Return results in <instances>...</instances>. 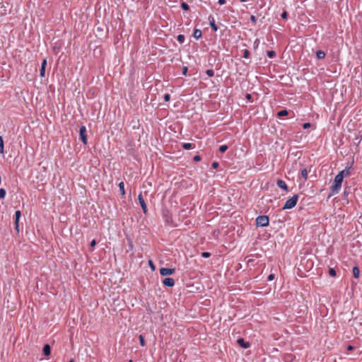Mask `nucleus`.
<instances>
[{"mask_svg": "<svg viewBox=\"0 0 362 362\" xmlns=\"http://www.w3.org/2000/svg\"><path fill=\"white\" fill-rule=\"evenodd\" d=\"M343 179L344 178L342 177V176L339 173L335 176L334 182L330 187L331 195H334L339 192L341 187Z\"/></svg>", "mask_w": 362, "mask_h": 362, "instance_id": "nucleus-1", "label": "nucleus"}, {"mask_svg": "<svg viewBox=\"0 0 362 362\" xmlns=\"http://www.w3.org/2000/svg\"><path fill=\"white\" fill-rule=\"evenodd\" d=\"M298 200V196L297 194L293 195L292 197H291L286 202L283 207V209L285 210L293 209L296 205Z\"/></svg>", "mask_w": 362, "mask_h": 362, "instance_id": "nucleus-2", "label": "nucleus"}, {"mask_svg": "<svg viewBox=\"0 0 362 362\" xmlns=\"http://www.w3.org/2000/svg\"><path fill=\"white\" fill-rule=\"evenodd\" d=\"M269 223V217L267 216H259L256 218V225L257 226L265 227Z\"/></svg>", "mask_w": 362, "mask_h": 362, "instance_id": "nucleus-3", "label": "nucleus"}, {"mask_svg": "<svg viewBox=\"0 0 362 362\" xmlns=\"http://www.w3.org/2000/svg\"><path fill=\"white\" fill-rule=\"evenodd\" d=\"M80 139L82 141L83 144H87V134L86 128L85 126H81L79 130Z\"/></svg>", "mask_w": 362, "mask_h": 362, "instance_id": "nucleus-4", "label": "nucleus"}, {"mask_svg": "<svg viewBox=\"0 0 362 362\" xmlns=\"http://www.w3.org/2000/svg\"><path fill=\"white\" fill-rule=\"evenodd\" d=\"M138 199H139V204L141 206V209H142V211L144 212V214H146L147 212H148V209H147V206L146 204V202L143 198V196H142V194L140 193L138 196Z\"/></svg>", "mask_w": 362, "mask_h": 362, "instance_id": "nucleus-5", "label": "nucleus"}, {"mask_svg": "<svg viewBox=\"0 0 362 362\" xmlns=\"http://www.w3.org/2000/svg\"><path fill=\"white\" fill-rule=\"evenodd\" d=\"M175 270L173 268L162 267L160 269V274L161 276H165L173 274L175 272Z\"/></svg>", "mask_w": 362, "mask_h": 362, "instance_id": "nucleus-6", "label": "nucleus"}, {"mask_svg": "<svg viewBox=\"0 0 362 362\" xmlns=\"http://www.w3.org/2000/svg\"><path fill=\"white\" fill-rule=\"evenodd\" d=\"M163 284L168 287H172L175 285V281L173 278L168 277L163 279Z\"/></svg>", "mask_w": 362, "mask_h": 362, "instance_id": "nucleus-7", "label": "nucleus"}, {"mask_svg": "<svg viewBox=\"0 0 362 362\" xmlns=\"http://www.w3.org/2000/svg\"><path fill=\"white\" fill-rule=\"evenodd\" d=\"M46 66H47V59H44L41 64V67H40V75L41 77H45V76Z\"/></svg>", "mask_w": 362, "mask_h": 362, "instance_id": "nucleus-8", "label": "nucleus"}, {"mask_svg": "<svg viewBox=\"0 0 362 362\" xmlns=\"http://www.w3.org/2000/svg\"><path fill=\"white\" fill-rule=\"evenodd\" d=\"M238 344L244 349H247L250 346V344L247 342L243 338H239L237 341Z\"/></svg>", "mask_w": 362, "mask_h": 362, "instance_id": "nucleus-9", "label": "nucleus"}, {"mask_svg": "<svg viewBox=\"0 0 362 362\" xmlns=\"http://www.w3.org/2000/svg\"><path fill=\"white\" fill-rule=\"evenodd\" d=\"M276 185L279 187H280L281 189H284V190H286V192H288V187H287V185L286 183L282 180H278L276 181Z\"/></svg>", "mask_w": 362, "mask_h": 362, "instance_id": "nucleus-10", "label": "nucleus"}, {"mask_svg": "<svg viewBox=\"0 0 362 362\" xmlns=\"http://www.w3.org/2000/svg\"><path fill=\"white\" fill-rule=\"evenodd\" d=\"M21 213L20 211H16V213H15V226H16V230L18 231V222H19V219L21 218Z\"/></svg>", "mask_w": 362, "mask_h": 362, "instance_id": "nucleus-11", "label": "nucleus"}, {"mask_svg": "<svg viewBox=\"0 0 362 362\" xmlns=\"http://www.w3.org/2000/svg\"><path fill=\"white\" fill-rule=\"evenodd\" d=\"M209 21L210 26L212 28V30L214 31H216L218 30V27L215 23L214 18L212 16H210L209 17Z\"/></svg>", "mask_w": 362, "mask_h": 362, "instance_id": "nucleus-12", "label": "nucleus"}, {"mask_svg": "<svg viewBox=\"0 0 362 362\" xmlns=\"http://www.w3.org/2000/svg\"><path fill=\"white\" fill-rule=\"evenodd\" d=\"M339 174L341 175L343 178L344 177L349 176L350 175V168H346L343 170L340 171Z\"/></svg>", "mask_w": 362, "mask_h": 362, "instance_id": "nucleus-13", "label": "nucleus"}, {"mask_svg": "<svg viewBox=\"0 0 362 362\" xmlns=\"http://www.w3.org/2000/svg\"><path fill=\"white\" fill-rule=\"evenodd\" d=\"M43 353L45 356L50 355L51 353V348L49 344H45L43 347Z\"/></svg>", "mask_w": 362, "mask_h": 362, "instance_id": "nucleus-14", "label": "nucleus"}, {"mask_svg": "<svg viewBox=\"0 0 362 362\" xmlns=\"http://www.w3.org/2000/svg\"><path fill=\"white\" fill-rule=\"evenodd\" d=\"M182 148L184 149L188 150V149H193L195 148V145L192 143H184L182 144Z\"/></svg>", "mask_w": 362, "mask_h": 362, "instance_id": "nucleus-15", "label": "nucleus"}, {"mask_svg": "<svg viewBox=\"0 0 362 362\" xmlns=\"http://www.w3.org/2000/svg\"><path fill=\"white\" fill-rule=\"evenodd\" d=\"M353 275L356 279H358L360 276V270L358 267H354L353 269Z\"/></svg>", "mask_w": 362, "mask_h": 362, "instance_id": "nucleus-16", "label": "nucleus"}, {"mask_svg": "<svg viewBox=\"0 0 362 362\" xmlns=\"http://www.w3.org/2000/svg\"><path fill=\"white\" fill-rule=\"evenodd\" d=\"M193 37L197 40L199 39L202 37V31L199 29L194 30Z\"/></svg>", "mask_w": 362, "mask_h": 362, "instance_id": "nucleus-17", "label": "nucleus"}, {"mask_svg": "<svg viewBox=\"0 0 362 362\" xmlns=\"http://www.w3.org/2000/svg\"><path fill=\"white\" fill-rule=\"evenodd\" d=\"M316 56L319 59H322L325 57V53L322 50H318L316 52Z\"/></svg>", "mask_w": 362, "mask_h": 362, "instance_id": "nucleus-18", "label": "nucleus"}, {"mask_svg": "<svg viewBox=\"0 0 362 362\" xmlns=\"http://www.w3.org/2000/svg\"><path fill=\"white\" fill-rule=\"evenodd\" d=\"M119 191H120L121 194L122 195H124L125 194V190H124V184L123 182H119Z\"/></svg>", "mask_w": 362, "mask_h": 362, "instance_id": "nucleus-19", "label": "nucleus"}, {"mask_svg": "<svg viewBox=\"0 0 362 362\" xmlns=\"http://www.w3.org/2000/svg\"><path fill=\"white\" fill-rule=\"evenodd\" d=\"M4 140L1 136H0V153H4Z\"/></svg>", "mask_w": 362, "mask_h": 362, "instance_id": "nucleus-20", "label": "nucleus"}, {"mask_svg": "<svg viewBox=\"0 0 362 362\" xmlns=\"http://www.w3.org/2000/svg\"><path fill=\"white\" fill-rule=\"evenodd\" d=\"M300 173L304 180H306L308 179V170L306 169H303Z\"/></svg>", "mask_w": 362, "mask_h": 362, "instance_id": "nucleus-21", "label": "nucleus"}, {"mask_svg": "<svg viewBox=\"0 0 362 362\" xmlns=\"http://www.w3.org/2000/svg\"><path fill=\"white\" fill-rule=\"evenodd\" d=\"M140 344L141 346H144L146 345L145 339L143 335L140 334L139 336Z\"/></svg>", "mask_w": 362, "mask_h": 362, "instance_id": "nucleus-22", "label": "nucleus"}, {"mask_svg": "<svg viewBox=\"0 0 362 362\" xmlns=\"http://www.w3.org/2000/svg\"><path fill=\"white\" fill-rule=\"evenodd\" d=\"M287 115H288V111L286 110H282L277 113V115L279 117H283V116H286Z\"/></svg>", "mask_w": 362, "mask_h": 362, "instance_id": "nucleus-23", "label": "nucleus"}, {"mask_svg": "<svg viewBox=\"0 0 362 362\" xmlns=\"http://www.w3.org/2000/svg\"><path fill=\"white\" fill-rule=\"evenodd\" d=\"M228 148V147L227 145H222L219 147V151L221 153H224L227 151Z\"/></svg>", "mask_w": 362, "mask_h": 362, "instance_id": "nucleus-24", "label": "nucleus"}, {"mask_svg": "<svg viewBox=\"0 0 362 362\" xmlns=\"http://www.w3.org/2000/svg\"><path fill=\"white\" fill-rule=\"evenodd\" d=\"M6 196V190L4 188L0 189V199H4Z\"/></svg>", "mask_w": 362, "mask_h": 362, "instance_id": "nucleus-25", "label": "nucleus"}, {"mask_svg": "<svg viewBox=\"0 0 362 362\" xmlns=\"http://www.w3.org/2000/svg\"><path fill=\"white\" fill-rule=\"evenodd\" d=\"M181 7H182V8L183 10H185V11H187V10H189V7L188 4H187V3H185V2H182V3L181 4Z\"/></svg>", "mask_w": 362, "mask_h": 362, "instance_id": "nucleus-26", "label": "nucleus"}, {"mask_svg": "<svg viewBox=\"0 0 362 362\" xmlns=\"http://www.w3.org/2000/svg\"><path fill=\"white\" fill-rule=\"evenodd\" d=\"M250 54V51L247 50V49H245L244 52H243V57L244 58L247 59V58H249Z\"/></svg>", "mask_w": 362, "mask_h": 362, "instance_id": "nucleus-27", "label": "nucleus"}, {"mask_svg": "<svg viewBox=\"0 0 362 362\" xmlns=\"http://www.w3.org/2000/svg\"><path fill=\"white\" fill-rule=\"evenodd\" d=\"M185 39V36H184L183 35H179L177 36V40H178L180 43L184 42Z\"/></svg>", "mask_w": 362, "mask_h": 362, "instance_id": "nucleus-28", "label": "nucleus"}, {"mask_svg": "<svg viewBox=\"0 0 362 362\" xmlns=\"http://www.w3.org/2000/svg\"><path fill=\"white\" fill-rule=\"evenodd\" d=\"M329 274L331 276H336V271L334 270V269L333 268H330L329 269Z\"/></svg>", "mask_w": 362, "mask_h": 362, "instance_id": "nucleus-29", "label": "nucleus"}, {"mask_svg": "<svg viewBox=\"0 0 362 362\" xmlns=\"http://www.w3.org/2000/svg\"><path fill=\"white\" fill-rule=\"evenodd\" d=\"M206 74L210 77H212L214 75V72L212 69H207Z\"/></svg>", "mask_w": 362, "mask_h": 362, "instance_id": "nucleus-30", "label": "nucleus"}, {"mask_svg": "<svg viewBox=\"0 0 362 362\" xmlns=\"http://www.w3.org/2000/svg\"><path fill=\"white\" fill-rule=\"evenodd\" d=\"M148 265L150 266V267L151 268V269L153 271H154L156 269V267L151 259L148 260Z\"/></svg>", "mask_w": 362, "mask_h": 362, "instance_id": "nucleus-31", "label": "nucleus"}, {"mask_svg": "<svg viewBox=\"0 0 362 362\" xmlns=\"http://www.w3.org/2000/svg\"><path fill=\"white\" fill-rule=\"evenodd\" d=\"M267 56L269 58H273L275 56V52L274 51H268L267 52Z\"/></svg>", "mask_w": 362, "mask_h": 362, "instance_id": "nucleus-32", "label": "nucleus"}, {"mask_svg": "<svg viewBox=\"0 0 362 362\" xmlns=\"http://www.w3.org/2000/svg\"><path fill=\"white\" fill-rule=\"evenodd\" d=\"M96 245V241L95 240H93L90 243V251L92 252L93 250H94V247Z\"/></svg>", "mask_w": 362, "mask_h": 362, "instance_id": "nucleus-33", "label": "nucleus"}, {"mask_svg": "<svg viewBox=\"0 0 362 362\" xmlns=\"http://www.w3.org/2000/svg\"><path fill=\"white\" fill-rule=\"evenodd\" d=\"M170 94L166 93V94L164 95V100H165V101L168 102V101L170 100Z\"/></svg>", "mask_w": 362, "mask_h": 362, "instance_id": "nucleus-34", "label": "nucleus"}, {"mask_svg": "<svg viewBox=\"0 0 362 362\" xmlns=\"http://www.w3.org/2000/svg\"><path fill=\"white\" fill-rule=\"evenodd\" d=\"M310 126H311L310 123L307 122V123L303 124V129H308V128L310 127Z\"/></svg>", "mask_w": 362, "mask_h": 362, "instance_id": "nucleus-35", "label": "nucleus"}, {"mask_svg": "<svg viewBox=\"0 0 362 362\" xmlns=\"http://www.w3.org/2000/svg\"><path fill=\"white\" fill-rule=\"evenodd\" d=\"M274 279V274H271L268 276V281H272Z\"/></svg>", "mask_w": 362, "mask_h": 362, "instance_id": "nucleus-36", "label": "nucleus"}, {"mask_svg": "<svg viewBox=\"0 0 362 362\" xmlns=\"http://www.w3.org/2000/svg\"><path fill=\"white\" fill-rule=\"evenodd\" d=\"M210 256V253L207 252H204L202 253V257H209Z\"/></svg>", "mask_w": 362, "mask_h": 362, "instance_id": "nucleus-37", "label": "nucleus"}, {"mask_svg": "<svg viewBox=\"0 0 362 362\" xmlns=\"http://www.w3.org/2000/svg\"><path fill=\"white\" fill-rule=\"evenodd\" d=\"M286 17H287V13H286V11H284L281 14V18L284 19H286Z\"/></svg>", "mask_w": 362, "mask_h": 362, "instance_id": "nucleus-38", "label": "nucleus"}, {"mask_svg": "<svg viewBox=\"0 0 362 362\" xmlns=\"http://www.w3.org/2000/svg\"><path fill=\"white\" fill-rule=\"evenodd\" d=\"M194 160H195V161H199V160H201V157H200L199 156H195L194 157Z\"/></svg>", "mask_w": 362, "mask_h": 362, "instance_id": "nucleus-39", "label": "nucleus"}, {"mask_svg": "<svg viewBox=\"0 0 362 362\" xmlns=\"http://www.w3.org/2000/svg\"><path fill=\"white\" fill-rule=\"evenodd\" d=\"M218 166V163L217 162H214V163H212V167H213L214 168H216Z\"/></svg>", "mask_w": 362, "mask_h": 362, "instance_id": "nucleus-40", "label": "nucleus"}, {"mask_svg": "<svg viewBox=\"0 0 362 362\" xmlns=\"http://www.w3.org/2000/svg\"><path fill=\"white\" fill-rule=\"evenodd\" d=\"M226 3V0H218V4L223 5Z\"/></svg>", "mask_w": 362, "mask_h": 362, "instance_id": "nucleus-41", "label": "nucleus"}, {"mask_svg": "<svg viewBox=\"0 0 362 362\" xmlns=\"http://www.w3.org/2000/svg\"><path fill=\"white\" fill-rule=\"evenodd\" d=\"M246 98H247V100H251V98H252L251 95H250V94H249V93H247V94L246 95Z\"/></svg>", "mask_w": 362, "mask_h": 362, "instance_id": "nucleus-42", "label": "nucleus"}, {"mask_svg": "<svg viewBox=\"0 0 362 362\" xmlns=\"http://www.w3.org/2000/svg\"><path fill=\"white\" fill-rule=\"evenodd\" d=\"M187 67L185 66L183 68V74L185 75L187 74Z\"/></svg>", "mask_w": 362, "mask_h": 362, "instance_id": "nucleus-43", "label": "nucleus"}, {"mask_svg": "<svg viewBox=\"0 0 362 362\" xmlns=\"http://www.w3.org/2000/svg\"><path fill=\"white\" fill-rule=\"evenodd\" d=\"M354 349V347L353 346H351V345H349V346H348V347H347V349H348L349 351H351V350H353Z\"/></svg>", "mask_w": 362, "mask_h": 362, "instance_id": "nucleus-44", "label": "nucleus"}, {"mask_svg": "<svg viewBox=\"0 0 362 362\" xmlns=\"http://www.w3.org/2000/svg\"><path fill=\"white\" fill-rule=\"evenodd\" d=\"M259 43V41L258 39H257L255 41V45L256 47H257Z\"/></svg>", "mask_w": 362, "mask_h": 362, "instance_id": "nucleus-45", "label": "nucleus"}, {"mask_svg": "<svg viewBox=\"0 0 362 362\" xmlns=\"http://www.w3.org/2000/svg\"><path fill=\"white\" fill-rule=\"evenodd\" d=\"M251 21H253V22H255L256 19H255V17L254 16H251V18H250Z\"/></svg>", "mask_w": 362, "mask_h": 362, "instance_id": "nucleus-46", "label": "nucleus"}, {"mask_svg": "<svg viewBox=\"0 0 362 362\" xmlns=\"http://www.w3.org/2000/svg\"><path fill=\"white\" fill-rule=\"evenodd\" d=\"M241 2L247 1V0H240Z\"/></svg>", "mask_w": 362, "mask_h": 362, "instance_id": "nucleus-47", "label": "nucleus"}, {"mask_svg": "<svg viewBox=\"0 0 362 362\" xmlns=\"http://www.w3.org/2000/svg\"><path fill=\"white\" fill-rule=\"evenodd\" d=\"M69 362H74V361L73 359H71Z\"/></svg>", "mask_w": 362, "mask_h": 362, "instance_id": "nucleus-48", "label": "nucleus"}, {"mask_svg": "<svg viewBox=\"0 0 362 362\" xmlns=\"http://www.w3.org/2000/svg\"><path fill=\"white\" fill-rule=\"evenodd\" d=\"M129 362H132V360H129Z\"/></svg>", "mask_w": 362, "mask_h": 362, "instance_id": "nucleus-49", "label": "nucleus"}]
</instances>
